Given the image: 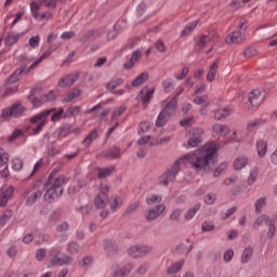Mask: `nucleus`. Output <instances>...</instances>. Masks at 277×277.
I'll list each match as a JSON object with an SVG mask.
<instances>
[{"label":"nucleus","instance_id":"nucleus-1","mask_svg":"<svg viewBox=\"0 0 277 277\" xmlns=\"http://www.w3.org/2000/svg\"><path fill=\"white\" fill-rule=\"evenodd\" d=\"M216 154L217 144L210 143L193 154H186L181 159L182 161H188V163H190L195 170L205 171L209 170V166L213 163V159L215 158Z\"/></svg>","mask_w":277,"mask_h":277},{"label":"nucleus","instance_id":"nucleus-2","mask_svg":"<svg viewBox=\"0 0 277 277\" xmlns=\"http://www.w3.org/2000/svg\"><path fill=\"white\" fill-rule=\"evenodd\" d=\"M62 114H64V108H60L56 111L55 108L42 110L29 119L30 126L24 128V133H27V135H38L42 131V127L49 123V116L52 115V122H57Z\"/></svg>","mask_w":277,"mask_h":277},{"label":"nucleus","instance_id":"nucleus-3","mask_svg":"<svg viewBox=\"0 0 277 277\" xmlns=\"http://www.w3.org/2000/svg\"><path fill=\"white\" fill-rule=\"evenodd\" d=\"M57 172H60V169H53L44 184L45 187H48L45 194L43 195L47 202H51L52 200H60L64 194V185L68 183V177L64 175H57Z\"/></svg>","mask_w":277,"mask_h":277},{"label":"nucleus","instance_id":"nucleus-4","mask_svg":"<svg viewBox=\"0 0 277 277\" xmlns=\"http://www.w3.org/2000/svg\"><path fill=\"white\" fill-rule=\"evenodd\" d=\"M62 249L53 247L48 252L49 267H62L64 265H72L75 259L64 253L62 256Z\"/></svg>","mask_w":277,"mask_h":277},{"label":"nucleus","instance_id":"nucleus-5","mask_svg":"<svg viewBox=\"0 0 277 277\" xmlns=\"http://www.w3.org/2000/svg\"><path fill=\"white\" fill-rule=\"evenodd\" d=\"M176 107H179V100L176 97H172L158 115L156 127H166V124H168V120H170V117L174 116Z\"/></svg>","mask_w":277,"mask_h":277},{"label":"nucleus","instance_id":"nucleus-6","mask_svg":"<svg viewBox=\"0 0 277 277\" xmlns=\"http://www.w3.org/2000/svg\"><path fill=\"white\" fill-rule=\"evenodd\" d=\"M181 163H183V159L176 160L171 168L167 169V171L159 176L158 184L168 186L170 183H174V181H176V174L181 172Z\"/></svg>","mask_w":277,"mask_h":277},{"label":"nucleus","instance_id":"nucleus-7","mask_svg":"<svg viewBox=\"0 0 277 277\" xmlns=\"http://www.w3.org/2000/svg\"><path fill=\"white\" fill-rule=\"evenodd\" d=\"M37 92L38 88H34L27 97L29 103H31L34 107H40L41 105H44V103H51L55 101V98H57V96L55 95V91H50L49 93L41 95L38 100V97H36Z\"/></svg>","mask_w":277,"mask_h":277},{"label":"nucleus","instance_id":"nucleus-8","mask_svg":"<svg viewBox=\"0 0 277 277\" xmlns=\"http://www.w3.org/2000/svg\"><path fill=\"white\" fill-rule=\"evenodd\" d=\"M202 135H205V130L202 128H192L186 132V137H188L187 146L190 148H198L202 144Z\"/></svg>","mask_w":277,"mask_h":277},{"label":"nucleus","instance_id":"nucleus-9","mask_svg":"<svg viewBox=\"0 0 277 277\" xmlns=\"http://www.w3.org/2000/svg\"><path fill=\"white\" fill-rule=\"evenodd\" d=\"M25 114V107L21 103H15L9 108L2 110V118H21Z\"/></svg>","mask_w":277,"mask_h":277},{"label":"nucleus","instance_id":"nucleus-10","mask_svg":"<svg viewBox=\"0 0 277 277\" xmlns=\"http://www.w3.org/2000/svg\"><path fill=\"white\" fill-rule=\"evenodd\" d=\"M166 211V205L159 203L150 208L145 212V220L147 222H155L158 217H161V214Z\"/></svg>","mask_w":277,"mask_h":277},{"label":"nucleus","instance_id":"nucleus-11","mask_svg":"<svg viewBox=\"0 0 277 277\" xmlns=\"http://www.w3.org/2000/svg\"><path fill=\"white\" fill-rule=\"evenodd\" d=\"M79 80V71H74L71 74H68L66 76H63L58 82V88H72L75 83Z\"/></svg>","mask_w":277,"mask_h":277},{"label":"nucleus","instance_id":"nucleus-12","mask_svg":"<svg viewBox=\"0 0 277 277\" xmlns=\"http://www.w3.org/2000/svg\"><path fill=\"white\" fill-rule=\"evenodd\" d=\"M12 196H14V186H2L0 188V207H8Z\"/></svg>","mask_w":277,"mask_h":277},{"label":"nucleus","instance_id":"nucleus-13","mask_svg":"<svg viewBox=\"0 0 277 277\" xmlns=\"http://www.w3.org/2000/svg\"><path fill=\"white\" fill-rule=\"evenodd\" d=\"M105 34L104 28H93L87 31L80 39L79 42H88V40H96V38H101Z\"/></svg>","mask_w":277,"mask_h":277},{"label":"nucleus","instance_id":"nucleus-14","mask_svg":"<svg viewBox=\"0 0 277 277\" xmlns=\"http://www.w3.org/2000/svg\"><path fill=\"white\" fill-rule=\"evenodd\" d=\"M243 40H246V35L238 30H235L225 37L226 44H240Z\"/></svg>","mask_w":277,"mask_h":277},{"label":"nucleus","instance_id":"nucleus-15","mask_svg":"<svg viewBox=\"0 0 277 277\" xmlns=\"http://www.w3.org/2000/svg\"><path fill=\"white\" fill-rule=\"evenodd\" d=\"M249 103L253 107H259V105H261V103H263V97H261V91L259 89H255V90L250 92Z\"/></svg>","mask_w":277,"mask_h":277},{"label":"nucleus","instance_id":"nucleus-16","mask_svg":"<svg viewBox=\"0 0 277 277\" xmlns=\"http://www.w3.org/2000/svg\"><path fill=\"white\" fill-rule=\"evenodd\" d=\"M103 157L109 158V159H120L122 157V154L120 153V147L113 146L108 149L103 151Z\"/></svg>","mask_w":277,"mask_h":277},{"label":"nucleus","instance_id":"nucleus-17","mask_svg":"<svg viewBox=\"0 0 277 277\" xmlns=\"http://www.w3.org/2000/svg\"><path fill=\"white\" fill-rule=\"evenodd\" d=\"M140 57H142V51L136 50V51L132 52L130 60L123 64V68L126 70H131V68H133L135 66V62H137V60H140Z\"/></svg>","mask_w":277,"mask_h":277},{"label":"nucleus","instance_id":"nucleus-18","mask_svg":"<svg viewBox=\"0 0 277 277\" xmlns=\"http://www.w3.org/2000/svg\"><path fill=\"white\" fill-rule=\"evenodd\" d=\"M104 250L107 256H116L118 254V246L111 240L104 241Z\"/></svg>","mask_w":277,"mask_h":277},{"label":"nucleus","instance_id":"nucleus-19","mask_svg":"<svg viewBox=\"0 0 277 277\" xmlns=\"http://www.w3.org/2000/svg\"><path fill=\"white\" fill-rule=\"evenodd\" d=\"M81 96V90L79 88L71 89L66 95L63 96L62 103H70L75 98Z\"/></svg>","mask_w":277,"mask_h":277},{"label":"nucleus","instance_id":"nucleus-20","mask_svg":"<svg viewBox=\"0 0 277 277\" xmlns=\"http://www.w3.org/2000/svg\"><path fill=\"white\" fill-rule=\"evenodd\" d=\"M108 200L109 196L107 194H98L94 198V205L97 209H105L107 207Z\"/></svg>","mask_w":277,"mask_h":277},{"label":"nucleus","instance_id":"nucleus-21","mask_svg":"<svg viewBox=\"0 0 277 277\" xmlns=\"http://www.w3.org/2000/svg\"><path fill=\"white\" fill-rule=\"evenodd\" d=\"M29 70V68H18L16 69L8 79H6V85H10L12 83H16V81H18V79H21V76L23 75V72H29L27 71Z\"/></svg>","mask_w":277,"mask_h":277},{"label":"nucleus","instance_id":"nucleus-22","mask_svg":"<svg viewBox=\"0 0 277 277\" xmlns=\"http://www.w3.org/2000/svg\"><path fill=\"white\" fill-rule=\"evenodd\" d=\"M272 219L265 214L259 216L255 222L253 223V228L255 230H259V227L260 226H268V225H272Z\"/></svg>","mask_w":277,"mask_h":277},{"label":"nucleus","instance_id":"nucleus-23","mask_svg":"<svg viewBox=\"0 0 277 277\" xmlns=\"http://www.w3.org/2000/svg\"><path fill=\"white\" fill-rule=\"evenodd\" d=\"M183 265H185V260H179L177 262L171 264L168 267L167 274H169V276H174V274H177V272H181V269H183Z\"/></svg>","mask_w":277,"mask_h":277},{"label":"nucleus","instance_id":"nucleus-24","mask_svg":"<svg viewBox=\"0 0 277 277\" xmlns=\"http://www.w3.org/2000/svg\"><path fill=\"white\" fill-rule=\"evenodd\" d=\"M254 254V248H252L251 246L246 247L242 250V254H241V263L246 265V263H250V261H252V255Z\"/></svg>","mask_w":277,"mask_h":277},{"label":"nucleus","instance_id":"nucleus-25","mask_svg":"<svg viewBox=\"0 0 277 277\" xmlns=\"http://www.w3.org/2000/svg\"><path fill=\"white\" fill-rule=\"evenodd\" d=\"M149 75L147 71L141 72L133 81H132V88H138V85H142L143 83H146L148 81Z\"/></svg>","mask_w":277,"mask_h":277},{"label":"nucleus","instance_id":"nucleus-26","mask_svg":"<svg viewBox=\"0 0 277 277\" xmlns=\"http://www.w3.org/2000/svg\"><path fill=\"white\" fill-rule=\"evenodd\" d=\"M98 140V131L93 130L91 131L82 141V144L89 148V146H92V142H96Z\"/></svg>","mask_w":277,"mask_h":277},{"label":"nucleus","instance_id":"nucleus-27","mask_svg":"<svg viewBox=\"0 0 277 277\" xmlns=\"http://www.w3.org/2000/svg\"><path fill=\"white\" fill-rule=\"evenodd\" d=\"M51 53H53V50L49 49L47 50L39 58H37L29 67L27 72H30L31 70H34V68H36V66H38V64H42V62H44V60H47V57H49L51 55Z\"/></svg>","mask_w":277,"mask_h":277},{"label":"nucleus","instance_id":"nucleus-28","mask_svg":"<svg viewBox=\"0 0 277 277\" xmlns=\"http://www.w3.org/2000/svg\"><path fill=\"white\" fill-rule=\"evenodd\" d=\"M228 116H233V109L223 108L214 113L215 120H224L225 118H228Z\"/></svg>","mask_w":277,"mask_h":277},{"label":"nucleus","instance_id":"nucleus-29","mask_svg":"<svg viewBox=\"0 0 277 277\" xmlns=\"http://www.w3.org/2000/svg\"><path fill=\"white\" fill-rule=\"evenodd\" d=\"M132 269H133V264H126L121 269L115 271L114 276L115 277L129 276Z\"/></svg>","mask_w":277,"mask_h":277},{"label":"nucleus","instance_id":"nucleus-30","mask_svg":"<svg viewBox=\"0 0 277 277\" xmlns=\"http://www.w3.org/2000/svg\"><path fill=\"white\" fill-rule=\"evenodd\" d=\"M200 207L202 206L200 202H198L194 206V208L188 209L184 215L185 220L187 222H189V220H194V216L200 211Z\"/></svg>","mask_w":277,"mask_h":277},{"label":"nucleus","instance_id":"nucleus-31","mask_svg":"<svg viewBox=\"0 0 277 277\" xmlns=\"http://www.w3.org/2000/svg\"><path fill=\"white\" fill-rule=\"evenodd\" d=\"M161 200H163V197H161V195L151 194L146 197V205H148V207L161 205Z\"/></svg>","mask_w":277,"mask_h":277},{"label":"nucleus","instance_id":"nucleus-32","mask_svg":"<svg viewBox=\"0 0 277 277\" xmlns=\"http://www.w3.org/2000/svg\"><path fill=\"white\" fill-rule=\"evenodd\" d=\"M153 94H155V89H143L141 91V100L143 101L144 105L150 103V100L153 98Z\"/></svg>","mask_w":277,"mask_h":277},{"label":"nucleus","instance_id":"nucleus-33","mask_svg":"<svg viewBox=\"0 0 277 277\" xmlns=\"http://www.w3.org/2000/svg\"><path fill=\"white\" fill-rule=\"evenodd\" d=\"M213 131H214V133L224 135V136L230 134V128H228V126H226V124H214Z\"/></svg>","mask_w":277,"mask_h":277},{"label":"nucleus","instance_id":"nucleus-34","mask_svg":"<svg viewBox=\"0 0 277 277\" xmlns=\"http://www.w3.org/2000/svg\"><path fill=\"white\" fill-rule=\"evenodd\" d=\"M115 168L114 166L105 167V168H98L97 169V179H107L114 172Z\"/></svg>","mask_w":277,"mask_h":277},{"label":"nucleus","instance_id":"nucleus-35","mask_svg":"<svg viewBox=\"0 0 277 277\" xmlns=\"http://www.w3.org/2000/svg\"><path fill=\"white\" fill-rule=\"evenodd\" d=\"M220 66V61H215L209 71H208V75H207V81H214L215 79V75L217 74V68Z\"/></svg>","mask_w":277,"mask_h":277},{"label":"nucleus","instance_id":"nucleus-36","mask_svg":"<svg viewBox=\"0 0 277 277\" xmlns=\"http://www.w3.org/2000/svg\"><path fill=\"white\" fill-rule=\"evenodd\" d=\"M256 150L259 157L263 158L267 155V142L265 141H258L256 142Z\"/></svg>","mask_w":277,"mask_h":277},{"label":"nucleus","instance_id":"nucleus-37","mask_svg":"<svg viewBox=\"0 0 277 277\" xmlns=\"http://www.w3.org/2000/svg\"><path fill=\"white\" fill-rule=\"evenodd\" d=\"M256 179H259V168L253 167L250 170L249 176L247 179V184L253 185L254 183H256Z\"/></svg>","mask_w":277,"mask_h":277},{"label":"nucleus","instance_id":"nucleus-38","mask_svg":"<svg viewBox=\"0 0 277 277\" xmlns=\"http://www.w3.org/2000/svg\"><path fill=\"white\" fill-rule=\"evenodd\" d=\"M70 129H72L70 124H65L60 127L57 129L60 140H64V137H68V135H70Z\"/></svg>","mask_w":277,"mask_h":277},{"label":"nucleus","instance_id":"nucleus-39","mask_svg":"<svg viewBox=\"0 0 277 277\" xmlns=\"http://www.w3.org/2000/svg\"><path fill=\"white\" fill-rule=\"evenodd\" d=\"M267 205V198L266 197H261L255 200L254 207H255V213H261L263 211V207Z\"/></svg>","mask_w":277,"mask_h":277},{"label":"nucleus","instance_id":"nucleus-40","mask_svg":"<svg viewBox=\"0 0 277 277\" xmlns=\"http://www.w3.org/2000/svg\"><path fill=\"white\" fill-rule=\"evenodd\" d=\"M122 83H124V80L122 78H117V79L108 82L106 84V89L113 91V90H116V88H120V85H122Z\"/></svg>","mask_w":277,"mask_h":277},{"label":"nucleus","instance_id":"nucleus-41","mask_svg":"<svg viewBox=\"0 0 277 277\" xmlns=\"http://www.w3.org/2000/svg\"><path fill=\"white\" fill-rule=\"evenodd\" d=\"M198 23L199 21H195L193 23H188L184 30L182 31V36H189V34H192V31H194V29H196V27H198Z\"/></svg>","mask_w":277,"mask_h":277},{"label":"nucleus","instance_id":"nucleus-42","mask_svg":"<svg viewBox=\"0 0 277 277\" xmlns=\"http://www.w3.org/2000/svg\"><path fill=\"white\" fill-rule=\"evenodd\" d=\"M18 42V34L16 32H9L6 39H5V44L9 47H12Z\"/></svg>","mask_w":277,"mask_h":277},{"label":"nucleus","instance_id":"nucleus-43","mask_svg":"<svg viewBox=\"0 0 277 277\" xmlns=\"http://www.w3.org/2000/svg\"><path fill=\"white\" fill-rule=\"evenodd\" d=\"M248 166V158L241 157L234 161V168L236 170H242V168H246Z\"/></svg>","mask_w":277,"mask_h":277},{"label":"nucleus","instance_id":"nucleus-44","mask_svg":"<svg viewBox=\"0 0 277 277\" xmlns=\"http://www.w3.org/2000/svg\"><path fill=\"white\" fill-rule=\"evenodd\" d=\"M94 209V206H92V203H88L83 207H80L78 209V213H81V215L85 216V215H92V211Z\"/></svg>","mask_w":277,"mask_h":277},{"label":"nucleus","instance_id":"nucleus-45","mask_svg":"<svg viewBox=\"0 0 277 277\" xmlns=\"http://www.w3.org/2000/svg\"><path fill=\"white\" fill-rule=\"evenodd\" d=\"M201 230L202 233H211V230H215V224L213 221H205L201 224Z\"/></svg>","mask_w":277,"mask_h":277},{"label":"nucleus","instance_id":"nucleus-46","mask_svg":"<svg viewBox=\"0 0 277 277\" xmlns=\"http://www.w3.org/2000/svg\"><path fill=\"white\" fill-rule=\"evenodd\" d=\"M38 198H42V192L41 190H36L27 199L26 203L27 205H34Z\"/></svg>","mask_w":277,"mask_h":277},{"label":"nucleus","instance_id":"nucleus-47","mask_svg":"<svg viewBox=\"0 0 277 277\" xmlns=\"http://www.w3.org/2000/svg\"><path fill=\"white\" fill-rule=\"evenodd\" d=\"M13 215L12 210H5L0 216V226H5L9 220H11Z\"/></svg>","mask_w":277,"mask_h":277},{"label":"nucleus","instance_id":"nucleus-48","mask_svg":"<svg viewBox=\"0 0 277 277\" xmlns=\"http://www.w3.org/2000/svg\"><path fill=\"white\" fill-rule=\"evenodd\" d=\"M262 124H265V121L262 119H256L253 121H250L247 126L248 131H254V129H259V127H262Z\"/></svg>","mask_w":277,"mask_h":277},{"label":"nucleus","instance_id":"nucleus-49","mask_svg":"<svg viewBox=\"0 0 277 277\" xmlns=\"http://www.w3.org/2000/svg\"><path fill=\"white\" fill-rule=\"evenodd\" d=\"M8 161H10V155H8V153L0 147V168L8 166Z\"/></svg>","mask_w":277,"mask_h":277},{"label":"nucleus","instance_id":"nucleus-50","mask_svg":"<svg viewBox=\"0 0 277 277\" xmlns=\"http://www.w3.org/2000/svg\"><path fill=\"white\" fill-rule=\"evenodd\" d=\"M140 209V201H135L128 206V208L124 211V215H132V213H135Z\"/></svg>","mask_w":277,"mask_h":277},{"label":"nucleus","instance_id":"nucleus-51","mask_svg":"<svg viewBox=\"0 0 277 277\" xmlns=\"http://www.w3.org/2000/svg\"><path fill=\"white\" fill-rule=\"evenodd\" d=\"M209 42H211V37L202 35L197 42V48L205 49Z\"/></svg>","mask_w":277,"mask_h":277},{"label":"nucleus","instance_id":"nucleus-52","mask_svg":"<svg viewBox=\"0 0 277 277\" xmlns=\"http://www.w3.org/2000/svg\"><path fill=\"white\" fill-rule=\"evenodd\" d=\"M215 200H217V195H215V193H208L203 198L206 205H215Z\"/></svg>","mask_w":277,"mask_h":277},{"label":"nucleus","instance_id":"nucleus-53","mask_svg":"<svg viewBox=\"0 0 277 277\" xmlns=\"http://www.w3.org/2000/svg\"><path fill=\"white\" fill-rule=\"evenodd\" d=\"M153 252V247L150 246H138V256H146V254H150Z\"/></svg>","mask_w":277,"mask_h":277},{"label":"nucleus","instance_id":"nucleus-54","mask_svg":"<svg viewBox=\"0 0 277 277\" xmlns=\"http://www.w3.org/2000/svg\"><path fill=\"white\" fill-rule=\"evenodd\" d=\"M67 250L70 254H77L79 252V243L77 241L68 242Z\"/></svg>","mask_w":277,"mask_h":277},{"label":"nucleus","instance_id":"nucleus-55","mask_svg":"<svg viewBox=\"0 0 277 277\" xmlns=\"http://www.w3.org/2000/svg\"><path fill=\"white\" fill-rule=\"evenodd\" d=\"M151 127H153V123L150 121H143L140 123L138 133H147V131H150Z\"/></svg>","mask_w":277,"mask_h":277},{"label":"nucleus","instance_id":"nucleus-56","mask_svg":"<svg viewBox=\"0 0 277 277\" xmlns=\"http://www.w3.org/2000/svg\"><path fill=\"white\" fill-rule=\"evenodd\" d=\"M12 168L15 170V172H18L19 170H23V159L14 158L12 160Z\"/></svg>","mask_w":277,"mask_h":277},{"label":"nucleus","instance_id":"nucleus-57","mask_svg":"<svg viewBox=\"0 0 277 277\" xmlns=\"http://www.w3.org/2000/svg\"><path fill=\"white\" fill-rule=\"evenodd\" d=\"M172 85H174V82H172V79H170V78L162 81V88H163L164 92H171Z\"/></svg>","mask_w":277,"mask_h":277},{"label":"nucleus","instance_id":"nucleus-58","mask_svg":"<svg viewBox=\"0 0 277 277\" xmlns=\"http://www.w3.org/2000/svg\"><path fill=\"white\" fill-rule=\"evenodd\" d=\"M124 111H127V106H120L119 108L115 109L113 115H111L113 120H116V118H120V116Z\"/></svg>","mask_w":277,"mask_h":277},{"label":"nucleus","instance_id":"nucleus-59","mask_svg":"<svg viewBox=\"0 0 277 277\" xmlns=\"http://www.w3.org/2000/svg\"><path fill=\"white\" fill-rule=\"evenodd\" d=\"M128 254H129L130 256H132L133 259L140 258L138 246H132V247H130V249L128 250Z\"/></svg>","mask_w":277,"mask_h":277},{"label":"nucleus","instance_id":"nucleus-60","mask_svg":"<svg viewBox=\"0 0 277 277\" xmlns=\"http://www.w3.org/2000/svg\"><path fill=\"white\" fill-rule=\"evenodd\" d=\"M29 45L31 49H38L40 47V36H34L29 39Z\"/></svg>","mask_w":277,"mask_h":277},{"label":"nucleus","instance_id":"nucleus-61","mask_svg":"<svg viewBox=\"0 0 277 277\" xmlns=\"http://www.w3.org/2000/svg\"><path fill=\"white\" fill-rule=\"evenodd\" d=\"M154 45L158 53H166V44L162 40L158 39Z\"/></svg>","mask_w":277,"mask_h":277},{"label":"nucleus","instance_id":"nucleus-62","mask_svg":"<svg viewBox=\"0 0 277 277\" xmlns=\"http://www.w3.org/2000/svg\"><path fill=\"white\" fill-rule=\"evenodd\" d=\"M81 108L79 106H71L67 109V116H79Z\"/></svg>","mask_w":277,"mask_h":277},{"label":"nucleus","instance_id":"nucleus-63","mask_svg":"<svg viewBox=\"0 0 277 277\" xmlns=\"http://www.w3.org/2000/svg\"><path fill=\"white\" fill-rule=\"evenodd\" d=\"M45 256H47V249L41 248L36 251L37 261H44Z\"/></svg>","mask_w":277,"mask_h":277},{"label":"nucleus","instance_id":"nucleus-64","mask_svg":"<svg viewBox=\"0 0 277 277\" xmlns=\"http://www.w3.org/2000/svg\"><path fill=\"white\" fill-rule=\"evenodd\" d=\"M70 225L68 222H63L56 226L57 233H66V230H69Z\"/></svg>","mask_w":277,"mask_h":277}]
</instances>
